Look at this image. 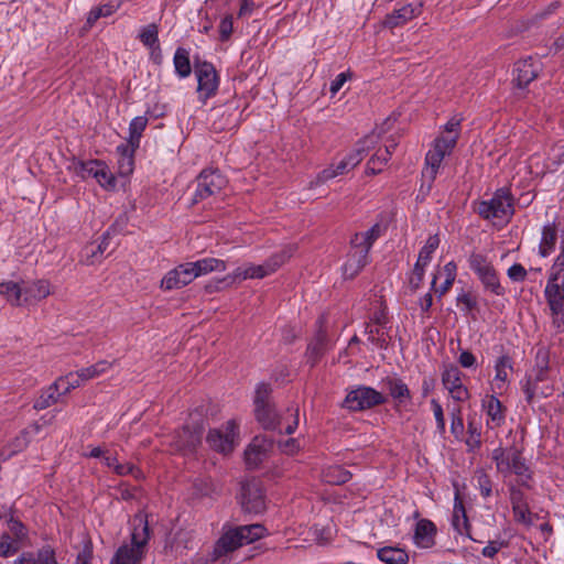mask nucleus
Instances as JSON below:
<instances>
[{"label": "nucleus", "instance_id": "1", "mask_svg": "<svg viewBox=\"0 0 564 564\" xmlns=\"http://www.w3.org/2000/svg\"><path fill=\"white\" fill-rule=\"evenodd\" d=\"M544 297L552 314V325L556 332H564V238L561 251L549 271Z\"/></svg>", "mask_w": 564, "mask_h": 564}, {"label": "nucleus", "instance_id": "2", "mask_svg": "<svg viewBox=\"0 0 564 564\" xmlns=\"http://www.w3.org/2000/svg\"><path fill=\"white\" fill-rule=\"evenodd\" d=\"M468 265L481 283L485 292L497 296L506 294V289L500 282L499 273L487 256L471 252L468 257Z\"/></svg>", "mask_w": 564, "mask_h": 564}, {"label": "nucleus", "instance_id": "3", "mask_svg": "<svg viewBox=\"0 0 564 564\" xmlns=\"http://www.w3.org/2000/svg\"><path fill=\"white\" fill-rule=\"evenodd\" d=\"M293 254V248L288 247L280 252L272 254L263 264H248L239 267L232 273L225 276V281L234 283L236 280L262 279L274 273Z\"/></svg>", "mask_w": 564, "mask_h": 564}, {"label": "nucleus", "instance_id": "4", "mask_svg": "<svg viewBox=\"0 0 564 564\" xmlns=\"http://www.w3.org/2000/svg\"><path fill=\"white\" fill-rule=\"evenodd\" d=\"M478 215L486 219L508 218L514 214L513 196L509 187H500L488 200H481L476 208Z\"/></svg>", "mask_w": 564, "mask_h": 564}, {"label": "nucleus", "instance_id": "5", "mask_svg": "<svg viewBox=\"0 0 564 564\" xmlns=\"http://www.w3.org/2000/svg\"><path fill=\"white\" fill-rule=\"evenodd\" d=\"M387 398L376 389L367 386H358L348 391L343 406L349 411L358 412L384 404Z\"/></svg>", "mask_w": 564, "mask_h": 564}, {"label": "nucleus", "instance_id": "6", "mask_svg": "<svg viewBox=\"0 0 564 564\" xmlns=\"http://www.w3.org/2000/svg\"><path fill=\"white\" fill-rule=\"evenodd\" d=\"M227 178L218 170H203L196 178V189L193 195V204L203 202L212 196H217L227 185Z\"/></svg>", "mask_w": 564, "mask_h": 564}, {"label": "nucleus", "instance_id": "7", "mask_svg": "<svg viewBox=\"0 0 564 564\" xmlns=\"http://www.w3.org/2000/svg\"><path fill=\"white\" fill-rule=\"evenodd\" d=\"M194 72L197 79L198 98L204 104L214 97L219 87V76L215 66L207 61L195 59Z\"/></svg>", "mask_w": 564, "mask_h": 564}, {"label": "nucleus", "instance_id": "8", "mask_svg": "<svg viewBox=\"0 0 564 564\" xmlns=\"http://www.w3.org/2000/svg\"><path fill=\"white\" fill-rule=\"evenodd\" d=\"M521 390L528 404H532L536 398H549L554 392V386L550 373L532 370L520 381Z\"/></svg>", "mask_w": 564, "mask_h": 564}, {"label": "nucleus", "instance_id": "9", "mask_svg": "<svg viewBox=\"0 0 564 564\" xmlns=\"http://www.w3.org/2000/svg\"><path fill=\"white\" fill-rule=\"evenodd\" d=\"M240 505L247 513L259 514L265 510V496L260 481L252 479L241 484Z\"/></svg>", "mask_w": 564, "mask_h": 564}, {"label": "nucleus", "instance_id": "10", "mask_svg": "<svg viewBox=\"0 0 564 564\" xmlns=\"http://www.w3.org/2000/svg\"><path fill=\"white\" fill-rule=\"evenodd\" d=\"M237 429V423L234 420H229L224 430H210L206 441L213 449L223 454H228L235 447Z\"/></svg>", "mask_w": 564, "mask_h": 564}, {"label": "nucleus", "instance_id": "11", "mask_svg": "<svg viewBox=\"0 0 564 564\" xmlns=\"http://www.w3.org/2000/svg\"><path fill=\"white\" fill-rule=\"evenodd\" d=\"M317 324L318 329L316 330L314 337L310 340L305 351L306 362L310 364L311 367H314L332 348V341L326 329L324 328L323 318H319Z\"/></svg>", "mask_w": 564, "mask_h": 564}, {"label": "nucleus", "instance_id": "12", "mask_svg": "<svg viewBox=\"0 0 564 564\" xmlns=\"http://www.w3.org/2000/svg\"><path fill=\"white\" fill-rule=\"evenodd\" d=\"M463 372L455 365H447L442 372V383L457 402H465L470 398L468 389L462 382Z\"/></svg>", "mask_w": 564, "mask_h": 564}, {"label": "nucleus", "instance_id": "13", "mask_svg": "<svg viewBox=\"0 0 564 564\" xmlns=\"http://www.w3.org/2000/svg\"><path fill=\"white\" fill-rule=\"evenodd\" d=\"M188 262L182 263L170 270L161 281V288L166 291H171L174 289H181L187 284H189L194 279V271L191 270Z\"/></svg>", "mask_w": 564, "mask_h": 564}, {"label": "nucleus", "instance_id": "14", "mask_svg": "<svg viewBox=\"0 0 564 564\" xmlns=\"http://www.w3.org/2000/svg\"><path fill=\"white\" fill-rule=\"evenodd\" d=\"M455 487V497H454V506L452 512L451 523L453 529L460 535H465L470 540H474L470 534V523L466 513V508L460 497L459 489L456 484Z\"/></svg>", "mask_w": 564, "mask_h": 564}, {"label": "nucleus", "instance_id": "15", "mask_svg": "<svg viewBox=\"0 0 564 564\" xmlns=\"http://www.w3.org/2000/svg\"><path fill=\"white\" fill-rule=\"evenodd\" d=\"M272 447V441L265 436H256L245 451L247 468L256 469L265 459L268 451Z\"/></svg>", "mask_w": 564, "mask_h": 564}, {"label": "nucleus", "instance_id": "16", "mask_svg": "<svg viewBox=\"0 0 564 564\" xmlns=\"http://www.w3.org/2000/svg\"><path fill=\"white\" fill-rule=\"evenodd\" d=\"M150 540L149 521L145 514H135L132 520L131 543L128 544L133 551L138 550L143 555Z\"/></svg>", "mask_w": 564, "mask_h": 564}, {"label": "nucleus", "instance_id": "17", "mask_svg": "<svg viewBox=\"0 0 564 564\" xmlns=\"http://www.w3.org/2000/svg\"><path fill=\"white\" fill-rule=\"evenodd\" d=\"M369 250L364 247L351 246L347 254V260L343 264V275L345 279H354L368 263Z\"/></svg>", "mask_w": 564, "mask_h": 564}, {"label": "nucleus", "instance_id": "18", "mask_svg": "<svg viewBox=\"0 0 564 564\" xmlns=\"http://www.w3.org/2000/svg\"><path fill=\"white\" fill-rule=\"evenodd\" d=\"M422 12V3L421 2H411L408 3L400 9L393 10L391 13L386 15L384 26L389 29H394L401 26L420 15Z\"/></svg>", "mask_w": 564, "mask_h": 564}, {"label": "nucleus", "instance_id": "19", "mask_svg": "<svg viewBox=\"0 0 564 564\" xmlns=\"http://www.w3.org/2000/svg\"><path fill=\"white\" fill-rule=\"evenodd\" d=\"M540 63L532 57L520 59L514 64V82L519 88L527 87L538 77Z\"/></svg>", "mask_w": 564, "mask_h": 564}, {"label": "nucleus", "instance_id": "20", "mask_svg": "<svg viewBox=\"0 0 564 564\" xmlns=\"http://www.w3.org/2000/svg\"><path fill=\"white\" fill-rule=\"evenodd\" d=\"M242 546L237 528H230L225 531L215 543L213 550V558L217 560L228 553L236 551Z\"/></svg>", "mask_w": 564, "mask_h": 564}, {"label": "nucleus", "instance_id": "21", "mask_svg": "<svg viewBox=\"0 0 564 564\" xmlns=\"http://www.w3.org/2000/svg\"><path fill=\"white\" fill-rule=\"evenodd\" d=\"M378 143V135L375 133L368 134L356 143L355 149L349 152L343 160L348 164L351 170L355 169L368 152Z\"/></svg>", "mask_w": 564, "mask_h": 564}, {"label": "nucleus", "instance_id": "22", "mask_svg": "<svg viewBox=\"0 0 564 564\" xmlns=\"http://www.w3.org/2000/svg\"><path fill=\"white\" fill-rule=\"evenodd\" d=\"M558 239V224L553 220L542 227L541 239L539 243V256L546 258L555 251Z\"/></svg>", "mask_w": 564, "mask_h": 564}, {"label": "nucleus", "instance_id": "23", "mask_svg": "<svg viewBox=\"0 0 564 564\" xmlns=\"http://www.w3.org/2000/svg\"><path fill=\"white\" fill-rule=\"evenodd\" d=\"M51 294V284L46 280H36L22 289V305H32Z\"/></svg>", "mask_w": 564, "mask_h": 564}, {"label": "nucleus", "instance_id": "24", "mask_svg": "<svg viewBox=\"0 0 564 564\" xmlns=\"http://www.w3.org/2000/svg\"><path fill=\"white\" fill-rule=\"evenodd\" d=\"M383 384L397 405H403L412 400V393L405 382L397 377H387Z\"/></svg>", "mask_w": 564, "mask_h": 564}, {"label": "nucleus", "instance_id": "25", "mask_svg": "<svg viewBox=\"0 0 564 564\" xmlns=\"http://www.w3.org/2000/svg\"><path fill=\"white\" fill-rule=\"evenodd\" d=\"M482 409L489 419L487 424L489 425V422L492 424L490 427H499L505 423L506 408L496 395H487L482 400Z\"/></svg>", "mask_w": 564, "mask_h": 564}, {"label": "nucleus", "instance_id": "26", "mask_svg": "<svg viewBox=\"0 0 564 564\" xmlns=\"http://www.w3.org/2000/svg\"><path fill=\"white\" fill-rule=\"evenodd\" d=\"M435 534V524L431 520L422 519L415 525L413 540L420 547H431L434 544Z\"/></svg>", "mask_w": 564, "mask_h": 564}, {"label": "nucleus", "instance_id": "27", "mask_svg": "<svg viewBox=\"0 0 564 564\" xmlns=\"http://www.w3.org/2000/svg\"><path fill=\"white\" fill-rule=\"evenodd\" d=\"M257 421L264 430L276 431L281 425V417L276 412L274 404L263 405L254 409Z\"/></svg>", "mask_w": 564, "mask_h": 564}, {"label": "nucleus", "instance_id": "28", "mask_svg": "<svg viewBox=\"0 0 564 564\" xmlns=\"http://www.w3.org/2000/svg\"><path fill=\"white\" fill-rule=\"evenodd\" d=\"M509 467L510 474L513 473L520 477V485L529 488L528 480L531 479V473L521 449L511 447V463Z\"/></svg>", "mask_w": 564, "mask_h": 564}, {"label": "nucleus", "instance_id": "29", "mask_svg": "<svg viewBox=\"0 0 564 564\" xmlns=\"http://www.w3.org/2000/svg\"><path fill=\"white\" fill-rule=\"evenodd\" d=\"M202 429H191L188 425L184 426L176 435L177 447L182 451L193 452L200 443Z\"/></svg>", "mask_w": 564, "mask_h": 564}, {"label": "nucleus", "instance_id": "30", "mask_svg": "<svg viewBox=\"0 0 564 564\" xmlns=\"http://www.w3.org/2000/svg\"><path fill=\"white\" fill-rule=\"evenodd\" d=\"M61 387L62 379H56L46 389L42 390L40 397L34 401L33 408L37 411H41L57 403L59 397L63 394L59 392Z\"/></svg>", "mask_w": 564, "mask_h": 564}, {"label": "nucleus", "instance_id": "31", "mask_svg": "<svg viewBox=\"0 0 564 564\" xmlns=\"http://www.w3.org/2000/svg\"><path fill=\"white\" fill-rule=\"evenodd\" d=\"M191 270L195 274V279L212 272H223L226 270V262L216 258H204L197 261L188 262Z\"/></svg>", "mask_w": 564, "mask_h": 564}, {"label": "nucleus", "instance_id": "32", "mask_svg": "<svg viewBox=\"0 0 564 564\" xmlns=\"http://www.w3.org/2000/svg\"><path fill=\"white\" fill-rule=\"evenodd\" d=\"M139 147L140 145H134L130 139L127 140V143H121L117 147V153L120 155L118 163L121 174L128 175L132 173L133 158Z\"/></svg>", "mask_w": 564, "mask_h": 564}, {"label": "nucleus", "instance_id": "33", "mask_svg": "<svg viewBox=\"0 0 564 564\" xmlns=\"http://www.w3.org/2000/svg\"><path fill=\"white\" fill-rule=\"evenodd\" d=\"M513 359L508 354H503L495 361V382L498 389H501L509 381V372L513 371Z\"/></svg>", "mask_w": 564, "mask_h": 564}, {"label": "nucleus", "instance_id": "34", "mask_svg": "<svg viewBox=\"0 0 564 564\" xmlns=\"http://www.w3.org/2000/svg\"><path fill=\"white\" fill-rule=\"evenodd\" d=\"M175 74L178 78H187L192 74L189 51L185 47H177L173 56Z\"/></svg>", "mask_w": 564, "mask_h": 564}, {"label": "nucleus", "instance_id": "35", "mask_svg": "<svg viewBox=\"0 0 564 564\" xmlns=\"http://www.w3.org/2000/svg\"><path fill=\"white\" fill-rule=\"evenodd\" d=\"M378 558L386 564H405L409 554L404 549L398 546H383L377 551Z\"/></svg>", "mask_w": 564, "mask_h": 564}, {"label": "nucleus", "instance_id": "36", "mask_svg": "<svg viewBox=\"0 0 564 564\" xmlns=\"http://www.w3.org/2000/svg\"><path fill=\"white\" fill-rule=\"evenodd\" d=\"M382 230L380 224H375L365 232H357L350 240V246L364 247L370 251L375 241L381 236Z\"/></svg>", "mask_w": 564, "mask_h": 564}, {"label": "nucleus", "instance_id": "37", "mask_svg": "<svg viewBox=\"0 0 564 564\" xmlns=\"http://www.w3.org/2000/svg\"><path fill=\"white\" fill-rule=\"evenodd\" d=\"M144 555L135 550L133 551L128 544H122L112 556L110 564H141Z\"/></svg>", "mask_w": 564, "mask_h": 564}, {"label": "nucleus", "instance_id": "38", "mask_svg": "<svg viewBox=\"0 0 564 564\" xmlns=\"http://www.w3.org/2000/svg\"><path fill=\"white\" fill-rule=\"evenodd\" d=\"M239 533V538L242 542V546L260 540L267 535V529L259 523L239 525L236 527Z\"/></svg>", "mask_w": 564, "mask_h": 564}, {"label": "nucleus", "instance_id": "39", "mask_svg": "<svg viewBox=\"0 0 564 564\" xmlns=\"http://www.w3.org/2000/svg\"><path fill=\"white\" fill-rule=\"evenodd\" d=\"M444 158L445 156L440 152V150H435L433 148L426 153L424 175L430 178L429 187H431L432 183L435 181Z\"/></svg>", "mask_w": 564, "mask_h": 564}, {"label": "nucleus", "instance_id": "40", "mask_svg": "<svg viewBox=\"0 0 564 564\" xmlns=\"http://www.w3.org/2000/svg\"><path fill=\"white\" fill-rule=\"evenodd\" d=\"M351 473L343 466L334 465L323 470V479L330 485H343L351 479Z\"/></svg>", "mask_w": 564, "mask_h": 564}, {"label": "nucleus", "instance_id": "41", "mask_svg": "<svg viewBox=\"0 0 564 564\" xmlns=\"http://www.w3.org/2000/svg\"><path fill=\"white\" fill-rule=\"evenodd\" d=\"M0 294L13 306H22V288L13 281H0Z\"/></svg>", "mask_w": 564, "mask_h": 564}, {"label": "nucleus", "instance_id": "42", "mask_svg": "<svg viewBox=\"0 0 564 564\" xmlns=\"http://www.w3.org/2000/svg\"><path fill=\"white\" fill-rule=\"evenodd\" d=\"M351 169L348 167V164L340 160L336 165L332 164L328 167L324 169L317 174V182L325 183L336 176L344 175L348 173Z\"/></svg>", "mask_w": 564, "mask_h": 564}, {"label": "nucleus", "instance_id": "43", "mask_svg": "<svg viewBox=\"0 0 564 564\" xmlns=\"http://www.w3.org/2000/svg\"><path fill=\"white\" fill-rule=\"evenodd\" d=\"M112 367V362L108 360H99L95 365L79 369V377L86 381L104 375Z\"/></svg>", "mask_w": 564, "mask_h": 564}, {"label": "nucleus", "instance_id": "44", "mask_svg": "<svg viewBox=\"0 0 564 564\" xmlns=\"http://www.w3.org/2000/svg\"><path fill=\"white\" fill-rule=\"evenodd\" d=\"M389 160V151L379 149L368 161L366 172L373 175L380 173Z\"/></svg>", "mask_w": 564, "mask_h": 564}, {"label": "nucleus", "instance_id": "45", "mask_svg": "<svg viewBox=\"0 0 564 564\" xmlns=\"http://www.w3.org/2000/svg\"><path fill=\"white\" fill-rule=\"evenodd\" d=\"M148 126V118L145 116L134 117L129 124V138L134 145H140L142 133Z\"/></svg>", "mask_w": 564, "mask_h": 564}, {"label": "nucleus", "instance_id": "46", "mask_svg": "<svg viewBox=\"0 0 564 564\" xmlns=\"http://www.w3.org/2000/svg\"><path fill=\"white\" fill-rule=\"evenodd\" d=\"M440 238L437 235L430 236L425 245L421 248L416 262L427 265L432 259V254L440 246Z\"/></svg>", "mask_w": 564, "mask_h": 564}, {"label": "nucleus", "instance_id": "47", "mask_svg": "<svg viewBox=\"0 0 564 564\" xmlns=\"http://www.w3.org/2000/svg\"><path fill=\"white\" fill-rule=\"evenodd\" d=\"M367 333L369 335L368 339L381 349H387L389 346V334L387 327L376 326L370 327L367 326Z\"/></svg>", "mask_w": 564, "mask_h": 564}, {"label": "nucleus", "instance_id": "48", "mask_svg": "<svg viewBox=\"0 0 564 564\" xmlns=\"http://www.w3.org/2000/svg\"><path fill=\"white\" fill-rule=\"evenodd\" d=\"M21 549V543L14 540L9 533L0 535V557L8 558L17 554Z\"/></svg>", "mask_w": 564, "mask_h": 564}, {"label": "nucleus", "instance_id": "49", "mask_svg": "<svg viewBox=\"0 0 564 564\" xmlns=\"http://www.w3.org/2000/svg\"><path fill=\"white\" fill-rule=\"evenodd\" d=\"M101 162L100 160L79 161L76 163L75 170L82 178H96Z\"/></svg>", "mask_w": 564, "mask_h": 564}, {"label": "nucleus", "instance_id": "50", "mask_svg": "<svg viewBox=\"0 0 564 564\" xmlns=\"http://www.w3.org/2000/svg\"><path fill=\"white\" fill-rule=\"evenodd\" d=\"M457 135H441L434 140L433 149L440 150V152L447 156L449 155L457 144Z\"/></svg>", "mask_w": 564, "mask_h": 564}, {"label": "nucleus", "instance_id": "51", "mask_svg": "<svg viewBox=\"0 0 564 564\" xmlns=\"http://www.w3.org/2000/svg\"><path fill=\"white\" fill-rule=\"evenodd\" d=\"M272 393L271 386L265 382H260L256 388L254 394V409L261 408L263 405L272 404L270 402V397Z\"/></svg>", "mask_w": 564, "mask_h": 564}, {"label": "nucleus", "instance_id": "52", "mask_svg": "<svg viewBox=\"0 0 564 564\" xmlns=\"http://www.w3.org/2000/svg\"><path fill=\"white\" fill-rule=\"evenodd\" d=\"M532 370L550 373V350H549V348L541 346L536 349L535 357H534V366H533Z\"/></svg>", "mask_w": 564, "mask_h": 564}, {"label": "nucleus", "instance_id": "53", "mask_svg": "<svg viewBox=\"0 0 564 564\" xmlns=\"http://www.w3.org/2000/svg\"><path fill=\"white\" fill-rule=\"evenodd\" d=\"M140 41L149 48L159 45V29L152 23L143 28L140 33Z\"/></svg>", "mask_w": 564, "mask_h": 564}, {"label": "nucleus", "instance_id": "54", "mask_svg": "<svg viewBox=\"0 0 564 564\" xmlns=\"http://www.w3.org/2000/svg\"><path fill=\"white\" fill-rule=\"evenodd\" d=\"M95 180L98 182V184L101 187H104L106 189H112L116 187V178L112 175V173L109 171V169L105 162H101Z\"/></svg>", "mask_w": 564, "mask_h": 564}, {"label": "nucleus", "instance_id": "55", "mask_svg": "<svg viewBox=\"0 0 564 564\" xmlns=\"http://www.w3.org/2000/svg\"><path fill=\"white\" fill-rule=\"evenodd\" d=\"M514 521L527 527L533 524L534 514L530 511L529 505H520L512 508Z\"/></svg>", "mask_w": 564, "mask_h": 564}, {"label": "nucleus", "instance_id": "56", "mask_svg": "<svg viewBox=\"0 0 564 564\" xmlns=\"http://www.w3.org/2000/svg\"><path fill=\"white\" fill-rule=\"evenodd\" d=\"M57 379H62V386L66 383L62 391L63 394L70 392L85 382V380L79 377V370L68 372L66 376L58 377Z\"/></svg>", "mask_w": 564, "mask_h": 564}, {"label": "nucleus", "instance_id": "57", "mask_svg": "<svg viewBox=\"0 0 564 564\" xmlns=\"http://www.w3.org/2000/svg\"><path fill=\"white\" fill-rule=\"evenodd\" d=\"M8 525L14 540L21 543L28 538V529L19 519L10 517Z\"/></svg>", "mask_w": 564, "mask_h": 564}, {"label": "nucleus", "instance_id": "58", "mask_svg": "<svg viewBox=\"0 0 564 564\" xmlns=\"http://www.w3.org/2000/svg\"><path fill=\"white\" fill-rule=\"evenodd\" d=\"M426 265L415 262L412 274L409 278V286L415 292L422 284Z\"/></svg>", "mask_w": 564, "mask_h": 564}, {"label": "nucleus", "instance_id": "59", "mask_svg": "<svg viewBox=\"0 0 564 564\" xmlns=\"http://www.w3.org/2000/svg\"><path fill=\"white\" fill-rule=\"evenodd\" d=\"M431 406H432V410H433V413H434V417H435V421H436L437 432L441 435H444L445 432H446V427H445V417H444L443 408H442L441 403L436 399H432L431 400Z\"/></svg>", "mask_w": 564, "mask_h": 564}, {"label": "nucleus", "instance_id": "60", "mask_svg": "<svg viewBox=\"0 0 564 564\" xmlns=\"http://www.w3.org/2000/svg\"><path fill=\"white\" fill-rule=\"evenodd\" d=\"M278 446H279L281 453L289 455V456H293V455L300 453V451L302 449V444H301L300 440L295 438V437H291L286 441L279 442Z\"/></svg>", "mask_w": 564, "mask_h": 564}, {"label": "nucleus", "instance_id": "61", "mask_svg": "<svg viewBox=\"0 0 564 564\" xmlns=\"http://www.w3.org/2000/svg\"><path fill=\"white\" fill-rule=\"evenodd\" d=\"M457 303L464 305L463 311L470 313L477 310L478 302L477 297L471 292H462L457 296Z\"/></svg>", "mask_w": 564, "mask_h": 564}, {"label": "nucleus", "instance_id": "62", "mask_svg": "<svg viewBox=\"0 0 564 564\" xmlns=\"http://www.w3.org/2000/svg\"><path fill=\"white\" fill-rule=\"evenodd\" d=\"M476 477L481 497H490L492 494V481L489 475H487L485 471H479Z\"/></svg>", "mask_w": 564, "mask_h": 564}, {"label": "nucleus", "instance_id": "63", "mask_svg": "<svg viewBox=\"0 0 564 564\" xmlns=\"http://www.w3.org/2000/svg\"><path fill=\"white\" fill-rule=\"evenodd\" d=\"M508 546V542L505 540L490 541L481 551L482 556L487 558H494L498 552Z\"/></svg>", "mask_w": 564, "mask_h": 564}, {"label": "nucleus", "instance_id": "64", "mask_svg": "<svg viewBox=\"0 0 564 564\" xmlns=\"http://www.w3.org/2000/svg\"><path fill=\"white\" fill-rule=\"evenodd\" d=\"M527 270L520 263H513L507 270L508 278L513 282H523L527 279Z\"/></svg>", "mask_w": 564, "mask_h": 564}]
</instances>
